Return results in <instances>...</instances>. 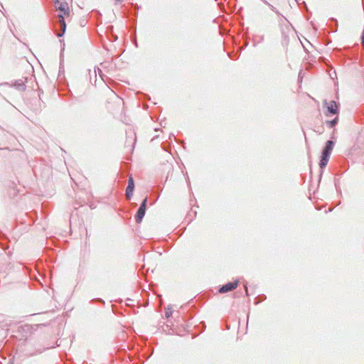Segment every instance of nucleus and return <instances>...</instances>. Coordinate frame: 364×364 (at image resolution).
<instances>
[{
  "label": "nucleus",
  "instance_id": "obj_1",
  "mask_svg": "<svg viewBox=\"0 0 364 364\" xmlns=\"http://www.w3.org/2000/svg\"><path fill=\"white\" fill-rule=\"evenodd\" d=\"M54 2L56 10L60 12V14L58 15L60 32L58 33L57 36L58 37H61L64 35L66 30V23L64 19V16L69 14L68 4L64 0H55Z\"/></svg>",
  "mask_w": 364,
  "mask_h": 364
},
{
  "label": "nucleus",
  "instance_id": "obj_3",
  "mask_svg": "<svg viewBox=\"0 0 364 364\" xmlns=\"http://www.w3.org/2000/svg\"><path fill=\"white\" fill-rule=\"evenodd\" d=\"M238 282H239L238 280H235L234 282H228V283L223 285L219 289V292L221 294H223V293H226V292L232 291L233 289L237 288V287L238 285Z\"/></svg>",
  "mask_w": 364,
  "mask_h": 364
},
{
  "label": "nucleus",
  "instance_id": "obj_2",
  "mask_svg": "<svg viewBox=\"0 0 364 364\" xmlns=\"http://www.w3.org/2000/svg\"><path fill=\"white\" fill-rule=\"evenodd\" d=\"M323 108H326L325 114L327 117L338 114L339 113V105L337 104L334 100H331L328 102L326 100L323 101Z\"/></svg>",
  "mask_w": 364,
  "mask_h": 364
},
{
  "label": "nucleus",
  "instance_id": "obj_14",
  "mask_svg": "<svg viewBox=\"0 0 364 364\" xmlns=\"http://www.w3.org/2000/svg\"><path fill=\"white\" fill-rule=\"evenodd\" d=\"M245 287L246 292H247V287L246 285H245Z\"/></svg>",
  "mask_w": 364,
  "mask_h": 364
},
{
  "label": "nucleus",
  "instance_id": "obj_11",
  "mask_svg": "<svg viewBox=\"0 0 364 364\" xmlns=\"http://www.w3.org/2000/svg\"><path fill=\"white\" fill-rule=\"evenodd\" d=\"M262 1H264L265 4H267L269 6V8L271 9L272 11H273L274 12H275L277 14H279V11L277 10V9L274 6H272V4H270L265 0H262Z\"/></svg>",
  "mask_w": 364,
  "mask_h": 364
},
{
  "label": "nucleus",
  "instance_id": "obj_13",
  "mask_svg": "<svg viewBox=\"0 0 364 364\" xmlns=\"http://www.w3.org/2000/svg\"><path fill=\"white\" fill-rule=\"evenodd\" d=\"M361 44L363 46V47L364 48V29H363V31L362 33V36H361Z\"/></svg>",
  "mask_w": 364,
  "mask_h": 364
},
{
  "label": "nucleus",
  "instance_id": "obj_12",
  "mask_svg": "<svg viewBox=\"0 0 364 364\" xmlns=\"http://www.w3.org/2000/svg\"><path fill=\"white\" fill-rule=\"evenodd\" d=\"M146 203H147V197H146V198L143 200V201L141 202V205H140L139 208H144V209H145V210H146Z\"/></svg>",
  "mask_w": 364,
  "mask_h": 364
},
{
  "label": "nucleus",
  "instance_id": "obj_9",
  "mask_svg": "<svg viewBox=\"0 0 364 364\" xmlns=\"http://www.w3.org/2000/svg\"><path fill=\"white\" fill-rule=\"evenodd\" d=\"M338 121V117H336L332 120L327 121L326 124L328 125L329 128H333L337 124Z\"/></svg>",
  "mask_w": 364,
  "mask_h": 364
},
{
  "label": "nucleus",
  "instance_id": "obj_7",
  "mask_svg": "<svg viewBox=\"0 0 364 364\" xmlns=\"http://www.w3.org/2000/svg\"><path fill=\"white\" fill-rule=\"evenodd\" d=\"M14 87L19 91H23L26 90V85L22 80L16 81Z\"/></svg>",
  "mask_w": 364,
  "mask_h": 364
},
{
  "label": "nucleus",
  "instance_id": "obj_8",
  "mask_svg": "<svg viewBox=\"0 0 364 364\" xmlns=\"http://www.w3.org/2000/svg\"><path fill=\"white\" fill-rule=\"evenodd\" d=\"M328 160H329V157L321 155L320 163H319L320 168H323L324 167H326L328 162Z\"/></svg>",
  "mask_w": 364,
  "mask_h": 364
},
{
  "label": "nucleus",
  "instance_id": "obj_15",
  "mask_svg": "<svg viewBox=\"0 0 364 364\" xmlns=\"http://www.w3.org/2000/svg\"><path fill=\"white\" fill-rule=\"evenodd\" d=\"M115 1H116L117 2H118V3H119V2L122 1V0H115Z\"/></svg>",
  "mask_w": 364,
  "mask_h": 364
},
{
  "label": "nucleus",
  "instance_id": "obj_5",
  "mask_svg": "<svg viewBox=\"0 0 364 364\" xmlns=\"http://www.w3.org/2000/svg\"><path fill=\"white\" fill-rule=\"evenodd\" d=\"M134 189V181L132 177L129 178L128 185L126 188V197L127 199H130L132 196L133 195V191Z\"/></svg>",
  "mask_w": 364,
  "mask_h": 364
},
{
  "label": "nucleus",
  "instance_id": "obj_10",
  "mask_svg": "<svg viewBox=\"0 0 364 364\" xmlns=\"http://www.w3.org/2000/svg\"><path fill=\"white\" fill-rule=\"evenodd\" d=\"M172 314H173V310H172L171 307L168 306V308H166L165 309L166 317L169 318L170 316H171Z\"/></svg>",
  "mask_w": 364,
  "mask_h": 364
},
{
  "label": "nucleus",
  "instance_id": "obj_4",
  "mask_svg": "<svg viewBox=\"0 0 364 364\" xmlns=\"http://www.w3.org/2000/svg\"><path fill=\"white\" fill-rule=\"evenodd\" d=\"M334 144H335V143L332 140L327 141V142L326 143V145L322 151L321 155L326 156H328L330 158V156H331V151L333 150V148L334 146Z\"/></svg>",
  "mask_w": 364,
  "mask_h": 364
},
{
  "label": "nucleus",
  "instance_id": "obj_6",
  "mask_svg": "<svg viewBox=\"0 0 364 364\" xmlns=\"http://www.w3.org/2000/svg\"><path fill=\"white\" fill-rule=\"evenodd\" d=\"M146 210L144 208H139L136 214L135 215V220L137 223H140L142 221L143 218L145 215Z\"/></svg>",
  "mask_w": 364,
  "mask_h": 364
},
{
  "label": "nucleus",
  "instance_id": "obj_16",
  "mask_svg": "<svg viewBox=\"0 0 364 364\" xmlns=\"http://www.w3.org/2000/svg\"><path fill=\"white\" fill-rule=\"evenodd\" d=\"M135 46L137 47L138 45H137V43L135 41Z\"/></svg>",
  "mask_w": 364,
  "mask_h": 364
}]
</instances>
